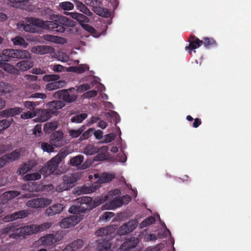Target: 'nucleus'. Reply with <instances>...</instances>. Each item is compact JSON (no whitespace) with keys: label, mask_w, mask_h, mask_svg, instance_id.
<instances>
[{"label":"nucleus","mask_w":251,"mask_h":251,"mask_svg":"<svg viewBox=\"0 0 251 251\" xmlns=\"http://www.w3.org/2000/svg\"><path fill=\"white\" fill-rule=\"evenodd\" d=\"M116 229L117 226L112 225L100 228L96 231L97 236L105 237L102 242L99 243L96 251H111V244L109 240L114 236Z\"/></svg>","instance_id":"1"},{"label":"nucleus","mask_w":251,"mask_h":251,"mask_svg":"<svg viewBox=\"0 0 251 251\" xmlns=\"http://www.w3.org/2000/svg\"><path fill=\"white\" fill-rule=\"evenodd\" d=\"M78 206L72 205L69 209V212L74 214H80L85 213L87 210H91L97 205L95 204L92 199L90 197L84 196L77 198L76 200Z\"/></svg>","instance_id":"2"},{"label":"nucleus","mask_w":251,"mask_h":251,"mask_svg":"<svg viewBox=\"0 0 251 251\" xmlns=\"http://www.w3.org/2000/svg\"><path fill=\"white\" fill-rule=\"evenodd\" d=\"M31 53L26 50L6 49L1 54V61H11L14 59H30Z\"/></svg>","instance_id":"3"},{"label":"nucleus","mask_w":251,"mask_h":251,"mask_svg":"<svg viewBox=\"0 0 251 251\" xmlns=\"http://www.w3.org/2000/svg\"><path fill=\"white\" fill-rule=\"evenodd\" d=\"M29 22L33 26L49 29L52 31L60 33L65 32V29L62 26H57L56 25H58V24L52 20L51 21H43L36 18H31Z\"/></svg>","instance_id":"4"},{"label":"nucleus","mask_w":251,"mask_h":251,"mask_svg":"<svg viewBox=\"0 0 251 251\" xmlns=\"http://www.w3.org/2000/svg\"><path fill=\"white\" fill-rule=\"evenodd\" d=\"M75 90V88L58 90L53 94V97L62 100L64 103H71L74 102L77 97V95L74 93Z\"/></svg>","instance_id":"5"},{"label":"nucleus","mask_w":251,"mask_h":251,"mask_svg":"<svg viewBox=\"0 0 251 251\" xmlns=\"http://www.w3.org/2000/svg\"><path fill=\"white\" fill-rule=\"evenodd\" d=\"M50 19L57 24V26L61 25L65 29V28L64 26L73 27L76 25L75 22L74 20L62 15H53L50 17Z\"/></svg>","instance_id":"6"},{"label":"nucleus","mask_w":251,"mask_h":251,"mask_svg":"<svg viewBox=\"0 0 251 251\" xmlns=\"http://www.w3.org/2000/svg\"><path fill=\"white\" fill-rule=\"evenodd\" d=\"M57 111H51L48 109H39L35 110L36 116L37 117L35 119V122H45L51 118L52 115H56Z\"/></svg>","instance_id":"7"},{"label":"nucleus","mask_w":251,"mask_h":251,"mask_svg":"<svg viewBox=\"0 0 251 251\" xmlns=\"http://www.w3.org/2000/svg\"><path fill=\"white\" fill-rule=\"evenodd\" d=\"M138 223L135 220H132L120 226L117 233L120 235H125L132 232L137 226Z\"/></svg>","instance_id":"8"},{"label":"nucleus","mask_w":251,"mask_h":251,"mask_svg":"<svg viewBox=\"0 0 251 251\" xmlns=\"http://www.w3.org/2000/svg\"><path fill=\"white\" fill-rule=\"evenodd\" d=\"M51 201L48 199L40 198L33 199L28 201L26 205L28 207L37 208L39 207H43L50 205Z\"/></svg>","instance_id":"9"},{"label":"nucleus","mask_w":251,"mask_h":251,"mask_svg":"<svg viewBox=\"0 0 251 251\" xmlns=\"http://www.w3.org/2000/svg\"><path fill=\"white\" fill-rule=\"evenodd\" d=\"M82 219L80 216H78L77 214H74L63 219L60 222V226L64 228L74 226L77 224Z\"/></svg>","instance_id":"10"},{"label":"nucleus","mask_w":251,"mask_h":251,"mask_svg":"<svg viewBox=\"0 0 251 251\" xmlns=\"http://www.w3.org/2000/svg\"><path fill=\"white\" fill-rule=\"evenodd\" d=\"M50 143L55 147H60L64 145V133L61 130L55 131L50 137Z\"/></svg>","instance_id":"11"},{"label":"nucleus","mask_w":251,"mask_h":251,"mask_svg":"<svg viewBox=\"0 0 251 251\" xmlns=\"http://www.w3.org/2000/svg\"><path fill=\"white\" fill-rule=\"evenodd\" d=\"M21 156L20 149H16L9 153L1 156V168L6 163H9L19 159Z\"/></svg>","instance_id":"12"},{"label":"nucleus","mask_w":251,"mask_h":251,"mask_svg":"<svg viewBox=\"0 0 251 251\" xmlns=\"http://www.w3.org/2000/svg\"><path fill=\"white\" fill-rule=\"evenodd\" d=\"M29 213L26 210H23L13 214H8L5 216L2 220L5 222H9L16 220L18 219H23L28 216Z\"/></svg>","instance_id":"13"},{"label":"nucleus","mask_w":251,"mask_h":251,"mask_svg":"<svg viewBox=\"0 0 251 251\" xmlns=\"http://www.w3.org/2000/svg\"><path fill=\"white\" fill-rule=\"evenodd\" d=\"M138 238L131 237L125 241L120 246V249L122 251H129L134 248L139 244Z\"/></svg>","instance_id":"14"},{"label":"nucleus","mask_w":251,"mask_h":251,"mask_svg":"<svg viewBox=\"0 0 251 251\" xmlns=\"http://www.w3.org/2000/svg\"><path fill=\"white\" fill-rule=\"evenodd\" d=\"M80 179L79 175L77 173L69 174L63 176L62 180L69 189L72 188L74 184Z\"/></svg>","instance_id":"15"},{"label":"nucleus","mask_w":251,"mask_h":251,"mask_svg":"<svg viewBox=\"0 0 251 251\" xmlns=\"http://www.w3.org/2000/svg\"><path fill=\"white\" fill-rule=\"evenodd\" d=\"M83 159L84 157L82 155H76L70 160V164L72 166L77 167L79 169H86L89 167L86 162H85L82 165H80L81 163L83 162Z\"/></svg>","instance_id":"16"},{"label":"nucleus","mask_w":251,"mask_h":251,"mask_svg":"<svg viewBox=\"0 0 251 251\" xmlns=\"http://www.w3.org/2000/svg\"><path fill=\"white\" fill-rule=\"evenodd\" d=\"M188 41L189 42V45L188 47H185L186 50H192L198 48L202 45V40H200L198 37L193 35L190 36L188 39Z\"/></svg>","instance_id":"17"},{"label":"nucleus","mask_w":251,"mask_h":251,"mask_svg":"<svg viewBox=\"0 0 251 251\" xmlns=\"http://www.w3.org/2000/svg\"><path fill=\"white\" fill-rule=\"evenodd\" d=\"M23 110L21 107L7 108L1 111V117H14L21 113Z\"/></svg>","instance_id":"18"},{"label":"nucleus","mask_w":251,"mask_h":251,"mask_svg":"<svg viewBox=\"0 0 251 251\" xmlns=\"http://www.w3.org/2000/svg\"><path fill=\"white\" fill-rule=\"evenodd\" d=\"M64 207L61 204H56L48 207L46 210V214L48 216H52L60 213L63 211Z\"/></svg>","instance_id":"19"},{"label":"nucleus","mask_w":251,"mask_h":251,"mask_svg":"<svg viewBox=\"0 0 251 251\" xmlns=\"http://www.w3.org/2000/svg\"><path fill=\"white\" fill-rule=\"evenodd\" d=\"M123 204V201L121 198H116L111 201L109 203H106L102 206V209H115L121 206Z\"/></svg>","instance_id":"20"},{"label":"nucleus","mask_w":251,"mask_h":251,"mask_svg":"<svg viewBox=\"0 0 251 251\" xmlns=\"http://www.w3.org/2000/svg\"><path fill=\"white\" fill-rule=\"evenodd\" d=\"M65 14L70 15L72 18L75 19L80 24L82 23H88L89 22V19L84 15L75 12H65Z\"/></svg>","instance_id":"21"},{"label":"nucleus","mask_w":251,"mask_h":251,"mask_svg":"<svg viewBox=\"0 0 251 251\" xmlns=\"http://www.w3.org/2000/svg\"><path fill=\"white\" fill-rule=\"evenodd\" d=\"M66 82L64 80H57L50 82L46 85V89L49 91H52L65 86Z\"/></svg>","instance_id":"22"},{"label":"nucleus","mask_w":251,"mask_h":251,"mask_svg":"<svg viewBox=\"0 0 251 251\" xmlns=\"http://www.w3.org/2000/svg\"><path fill=\"white\" fill-rule=\"evenodd\" d=\"M52 49V48L49 46L41 45L33 47L31 51L34 53L44 54L49 53Z\"/></svg>","instance_id":"23"},{"label":"nucleus","mask_w":251,"mask_h":251,"mask_svg":"<svg viewBox=\"0 0 251 251\" xmlns=\"http://www.w3.org/2000/svg\"><path fill=\"white\" fill-rule=\"evenodd\" d=\"M65 106V103L61 100H53L47 104L48 109L51 111H56Z\"/></svg>","instance_id":"24"},{"label":"nucleus","mask_w":251,"mask_h":251,"mask_svg":"<svg viewBox=\"0 0 251 251\" xmlns=\"http://www.w3.org/2000/svg\"><path fill=\"white\" fill-rule=\"evenodd\" d=\"M16 66L18 68L19 71L24 72L31 68L33 63L31 61L28 60H24L17 63Z\"/></svg>","instance_id":"25"},{"label":"nucleus","mask_w":251,"mask_h":251,"mask_svg":"<svg viewBox=\"0 0 251 251\" xmlns=\"http://www.w3.org/2000/svg\"><path fill=\"white\" fill-rule=\"evenodd\" d=\"M1 69L11 74L17 75L19 73L17 68L8 63L1 62Z\"/></svg>","instance_id":"26"},{"label":"nucleus","mask_w":251,"mask_h":251,"mask_svg":"<svg viewBox=\"0 0 251 251\" xmlns=\"http://www.w3.org/2000/svg\"><path fill=\"white\" fill-rule=\"evenodd\" d=\"M85 150L88 154L92 155L98 152L99 150H100L102 152L107 151L108 147L107 146H103L99 149L94 145H88L86 147Z\"/></svg>","instance_id":"27"},{"label":"nucleus","mask_w":251,"mask_h":251,"mask_svg":"<svg viewBox=\"0 0 251 251\" xmlns=\"http://www.w3.org/2000/svg\"><path fill=\"white\" fill-rule=\"evenodd\" d=\"M58 165L59 164L57 163L53 158H52L48 162L46 166L48 168H49V170L51 174L57 175L59 174L58 170H57Z\"/></svg>","instance_id":"28"},{"label":"nucleus","mask_w":251,"mask_h":251,"mask_svg":"<svg viewBox=\"0 0 251 251\" xmlns=\"http://www.w3.org/2000/svg\"><path fill=\"white\" fill-rule=\"evenodd\" d=\"M17 225L15 223H13V230L12 233L9 235L10 238L17 239L20 236H23L22 227L17 228Z\"/></svg>","instance_id":"29"},{"label":"nucleus","mask_w":251,"mask_h":251,"mask_svg":"<svg viewBox=\"0 0 251 251\" xmlns=\"http://www.w3.org/2000/svg\"><path fill=\"white\" fill-rule=\"evenodd\" d=\"M40 240L43 245L50 246L54 243L55 237L53 234H48L42 237Z\"/></svg>","instance_id":"30"},{"label":"nucleus","mask_w":251,"mask_h":251,"mask_svg":"<svg viewBox=\"0 0 251 251\" xmlns=\"http://www.w3.org/2000/svg\"><path fill=\"white\" fill-rule=\"evenodd\" d=\"M13 44L15 46H21L24 48L26 49L27 47L28 43L23 37L17 36L11 39Z\"/></svg>","instance_id":"31"},{"label":"nucleus","mask_w":251,"mask_h":251,"mask_svg":"<svg viewBox=\"0 0 251 251\" xmlns=\"http://www.w3.org/2000/svg\"><path fill=\"white\" fill-rule=\"evenodd\" d=\"M23 236L36 233L35 224H31L22 227Z\"/></svg>","instance_id":"32"},{"label":"nucleus","mask_w":251,"mask_h":251,"mask_svg":"<svg viewBox=\"0 0 251 251\" xmlns=\"http://www.w3.org/2000/svg\"><path fill=\"white\" fill-rule=\"evenodd\" d=\"M76 6L77 9L81 12L86 14L87 16H91L92 15V13L90 10L81 2L79 1H76Z\"/></svg>","instance_id":"33"},{"label":"nucleus","mask_w":251,"mask_h":251,"mask_svg":"<svg viewBox=\"0 0 251 251\" xmlns=\"http://www.w3.org/2000/svg\"><path fill=\"white\" fill-rule=\"evenodd\" d=\"M86 126L83 125L77 130L70 129L69 131V135L74 138H77L81 135L82 132L85 131Z\"/></svg>","instance_id":"34"},{"label":"nucleus","mask_w":251,"mask_h":251,"mask_svg":"<svg viewBox=\"0 0 251 251\" xmlns=\"http://www.w3.org/2000/svg\"><path fill=\"white\" fill-rule=\"evenodd\" d=\"M202 44L207 49L215 47L217 45L216 41L212 38L204 37L202 40Z\"/></svg>","instance_id":"35"},{"label":"nucleus","mask_w":251,"mask_h":251,"mask_svg":"<svg viewBox=\"0 0 251 251\" xmlns=\"http://www.w3.org/2000/svg\"><path fill=\"white\" fill-rule=\"evenodd\" d=\"M41 178V175L39 172L27 174L23 177V179L25 181H32L39 180Z\"/></svg>","instance_id":"36"},{"label":"nucleus","mask_w":251,"mask_h":251,"mask_svg":"<svg viewBox=\"0 0 251 251\" xmlns=\"http://www.w3.org/2000/svg\"><path fill=\"white\" fill-rule=\"evenodd\" d=\"M155 222V219L153 216L149 217L144 219L140 224L139 227L140 228H143L152 224H153Z\"/></svg>","instance_id":"37"},{"label":"nucleus","mask_w":251,"mask_h":251,"mask_svg":"<svg viewBox=\"0 0 251 251\" xmlns=\"http://www.w3.org/2000/svg\"><path fill=\"white\" fill-rule=\"evenodd\" d=\"M69 69L74 72L78 74H82L85 72L86 70H88L89 67L87 65L83 64L78 67H70Z\"/></svg>","instance_id":"38"},{"label":"nucleus","mask_w":251,"mask_h":251,"mask_svg":"<svg viewBox=\"0 0 251 251\" xmlns=\"http://www.w3.org/2000/svg\"><path fill=\"white\" fill-rule=\"evenodd\" d=\"M51 226V223L49 222H45L40 225L35 224V227L36 229L37 233L49 229Z\"/></svg>","instance_id":"39"},{"label":"nucleus","mask_w":251,"mask_h":251,"mask_svg":"<svg viewBox=\"0 0 251 251\" xmlns=\"http://www.w3.org/2000/svg\"><path fill=\"white\" fill-rule=\"evenodd\" d=\"M31 169L29 165L26 163L22 164L18 169L17 173L20 175H24Z\"/></svg>","instance_id":"40"},{"label":"nucleus","mask_w":251,"mask_h":251,"mask_svg":"<svg viewBox=\"0 0 251 251\" xmlns=\"http://www.w3.org/2000/svg\"><path fill=\"white\" fill-rule=\"evenodd\" d=\"M53 145H51L50 143L49 144L47 142H42L41 148L42 150L45 152H52L54 151V149Z\"/></svg>","instance_id":"41"},{"label":"nucleus","mask_w":251,"mask_h":251,"mask_svg":"<svg viewBox=\"0 0 251 251\" xmlns=\"http://www.w3.org/2000/svg\"><path fill=\"white\" fill-rule=\"evenodd\" d=\"M87 117L86 113H81L71 118V122L73 123H80Z\"/></svg>","instance_id":"42"},{"label":"nucleus","mask_w":251,"mask_h":251,"mask_svg":"<svg viewBox=\"0 0 251 251\" xmlns=\"http://www.w3.org/2000/svg\"><path fill=\"white\" fill-rule=\"evenodd\" d=\"M95 129L93 128H90L87 130L83 131L80 136L79 140L83 141L88 139L90 136L92 135Z\"/></svg>","instance_id":"43"},{"label":"nucleus","mask_w":251,"mask_h":251,"mask_svg":"<svg viewBox=\"0 0 251 251\" xmlns=\"http://www.w3.org/2000/svg\"><path fill=\"white\" fill-rule=\"evenodd\" d=\"M57 127L55 123L50 122L45 124L44 126V130L46 133H49L50 131L54 130Z\"/></svg>","instance_id":"44"},{"label":"nucleus","mask_w":251,"mask_h":251,"mask_svg":"<svg viewBox=\"0 0 251 251\" xmlns=\"http://www.w3.org/2000/svg\"><path fill=\"white\" fill-rule=\"evenodd\" d=\"M60 78V76L57 75H46L43 77V80L45 81H55Z\"/></svg>","instance_id":"45"},{"label":"nucleus","mask_w":251,"mask_h":251,"mask_svg":"<svg viewBox=\"0 0 251 251\" xmlns=\"http://www.w3.org/2000/svg\"><path fill=\"white\" fill-rule=\"evenodd\" d=\"M67 153L65 151H60L52 158L58 164L66 157Z\"/></svg>","instance_id":"46"},{"label":"nucleus","mask_w":251,"mask_h":251,"mask_svg":"<svg viewBox=\"0 0 251 251\" xmlns=\"http://www.w3.org/2000/svg\"><path fill=\"white\" fill-rule=\"evenodd\" d=\"M59 6L64 10H71L74 8V4L70 1H64L59 3Z\"/></svg>","instance_id":"47"},{"label":"nucleus","mask_w":251,"mask_h":251,"mask_svg":"<svg viewBox=\"0 0 251 251\" xmlns=\"http://www.w3.org/2000/svg\"><path fill=\"white\" fill-rule=\"evenodd\" d=\"M83 245V241L81 239H77L71 243V246L73 247L75 251L80 249Z\"/></svg>","instance_id":"48"},{"label":"nucleus","mask_w":251,"mask_h":251,"mask_svg":"<svg viewBox=\"0 0 251 251\" xmlns=\"http://www.w3.org/2000/svg\"><path fill=\"white\" fill-rule=\"evenodd\" d=\"M114 176L111 174H103V175L99 178V180L101 183L108 182L112 180Z\"/></svg>","instance_id":"49"},{"label":"nucleus","mask_w":251,"mask_h":251,"mask_svg":"<svg viewBox=\"0 0 251 251\" xmlns=\"http://www.w3.org/2000/svg\"><path fill=\"white\" fill-rule=\"evenodd\" d=\"M12 230H13V223H10L6 227L1 230V234H9V235L12 233Z\"/></svg>","instance_id":"50"},{"label":"nucleus","mask_w":251,"mask_h":251,"mask_svg":"<svg viewBox=\"0 0 251 251\" xmlns=\"http://www.w3.org/2000/svg\"><path fill=\"white\" fill-rule=\"evenodd\" d=\"M94 11L97 14L104 17H108L110 15L109 11L106 9L99 8Z\"/></svg>","instance_id":"51"},{"label":"nucleus","mask_w":251,"mask_h":251,"mask_svg":"<svg viewBox=\"0 0 251 251\" xmlns=\"http://www.w3.org/2000/svg\"><path fill=\"white\" fill-rule=\"evenodd\" d=\"M13 119H10V120L7 119H4V120H1V127H2V129H1V131L2 130H4L8 127L10 126L11 123L13 122Z\"/></svg>","instance_id":"52"},{"label":"nucleus","mask_w":251,"mask_h":251,"mask_svg":"<svg viewBox=\"0 0 251 251\" xmlns=\"http://www.w3.org/2000/svg\"><path fill=\"white\" fill-rule=\"evenodd\" d=\"M11 90L12 88L10 86L1 82V96L2 95V93H9Z\"/></svg>","instance_id":"53"},{"label":"nucleus","mask_w":251,"mask_h":251,"mask_svg":"<svg viewBox=\"0 0 251 251\" xmlns=\"http://www.w3.org/2000/svg\"><path fill=\"white\" fill-rule=\"evenodd\" d=\"M70 189L64 181L57 185L55 188V191L57 192H61Z\"/></svg>","instance_id":"54"},{"label":"nucleus","mask_w":251,"mask_h":251,"mask_svg":"<svg viewBox=\"0 0 251 251\" xmlns=\"http://www.w3.org/2000/svg\"><path fill=\"white\" fill-rule=\"evenodd\" d=\"M36 116L35 111L34 112H31L28 111L24 112L21 115V118L23 119H28L34 118Z\"/></svg>","instance_id":"55"},{"label":"nucleus","mask_w":251,"mask_h":251,"mask_svg":"<svg viewBox=\"0 0 251 251\" xmlns=\"http://www.w3.org/2000/svg\"><path fill=\"white\" fill-rule=\"evenodd\" d=\"M81 25L83 28L91 34H95L96 33V30L93 27L88 24H81Z\"/></svg>","instance_id":"56"},{"label":"nucleus","mask_w":251,"mask_h":251,"mask_svg":"<svg viewBox=\"0 0 251 251\" xmlns=\"http://www.w3.org/2000/svg\"><path fill=\"white\" fill-rule=\"evenodd\" d=\"M20 195V193L17 191H9L4 193V197L6 196L7 198L9 199H12Z\"/></svg>","instance_id":"57"},{"label":"nucleus","mask_w":251,"mask_h":251,"mask_svg":"<svg viewBox=\"0 0 251 251\" xmlns=\"http://www.w3.org/2000/svg\"><path fill=\"white\" fill-rule=\"evenodd\" d=\"M85 2L87 5L93 7L94 9H97L99 6L98 0H86Z\"/></svg>","instance_id":"58"},{"label":"nucleus","mask_w":251,"mask_h":251,"mask_svg":"<svg viewBox=\"0 0 251 251\" xmlns=\"http://www.w3.org/2000/svg\"><path fill=\"white\" fill-rule=\"evenodd\" d=\"M39 173L40 175L42 174L45 177H47V176L51 175L50 171L49 170V168L47 167L46 165L43 167L39 171Z\"/></svg>","instance_id":"59"},{"label":"nucleus","mask_w":251,"mask_h":251,"mask_svg":"<svg viewBox=\"0 0 251 251\" xmlns=\"http://www.w3.org/2000/svg\"><path fill=\"white\" fill-rule=\"evenodd\" d=\"M24 105L25 107L29 109L30 110H32L35 108V104L34 102L30 101H25L24 102Z\"/></svg>","instance_id":"60"},{"label":"nucleus","mask_w":251,"mask_h":251,"mask_svg":"<svg viewBox=\"0 0 251 251\" xmlns=\"http://www.w3.org/2000/svg\"><path fill=\"white\" fill-rule=\"evenodd\" d=\"M47 97V96L46 94L44 93H36L33 94H31L29 98H40L41 99H45Z\"/></svg>","instance_id":"61"},{"label":"nucleus","mask_w":251,"mask_h":251,"mask_svg":"<svg viewBox=\"0 0 251 251\" xmlns=\"http://www.w3.org/2000/svg\"><path fill=\"white\" fill-rule=\"evenodd\" d=\"M90 89V86L89 84L86 83L80 85L77 88V90L78 92H83Z\"/></svg>","instance_id":"62"},{"label":"nucleus","mask_w":251,"mask_h":251,"mask_svg":"<svg viewBox=\"0 0 251 251\" xmlns=\"http://www.w3.org/2000/svg\"><path fill=\"white\" fill-rule=\"evenodd\" d=\"M42 133V126L40 124L37 125L34 128L33 131V134L35 136H40Z\"/></svg>","instance_id":"63"},{"label":"nucleus","mask_w":251,"mask_h":251,"mask_svg":"<svg viewBox=\"0 0 251 251\" xmlns=\"http://www.w3.org/2000/svg\"><path fill=\"white\" fill-rule=\"evenodd\" d=\"M84 95L85 97L88 98H94L97 95V91L95 90H90L86 92Z\"/></svg>","instance_id":"64"}]
</instances>
